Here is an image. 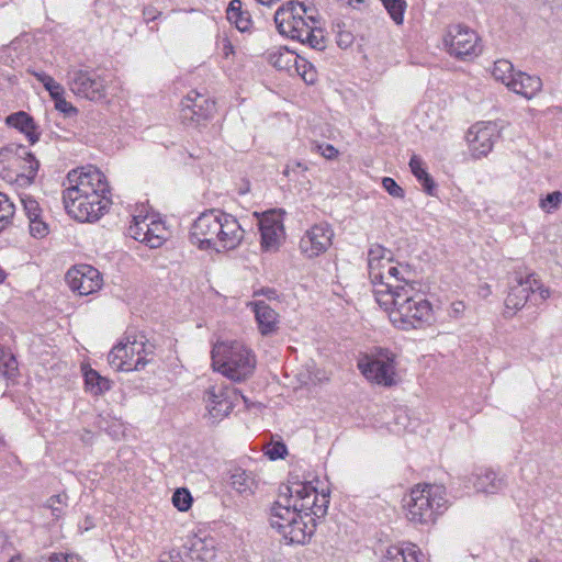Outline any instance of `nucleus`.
<instances>
[{"instance_id": "37", "label": "nucleus", "mask_w": 562, "mask_h": 562, "mask_svg": "<svg viewBox=\"0 0 562 562\" xmlns=\"http://www.w3.org/2000/svg\"><path fill=\"white\" fill-rule=\"evenodd\" d=\"M328 497H329L328 494H324V493L319 494L318 502L313 503V509H310V512H306V514L304 516H305V520L310 521V525L316 526L315 519L322 518L326 515L328 504H329Z\"/></svg>"}, {"instance_id": "9", "label": "nucleus", "mask_w": 562, "mask_h": 562, "mask_svg": "<svg viewBox=\"0 0 562 562\" xmlns=\"http://www.w3.org/2000/svg\"><path fill=\"white\" fill-rule=\"evenodd\" d=\"M549 297V290L543 288L540 280L535 274H528L525 279H516V283L510 285L509 292L505 299L504 316L513 317L517 311L521 310L530 299L538 304Z\"/></svg>"}, {"instance_id": "33", "label": "nucleus", "mask_w": 562, "mask_h": 562, "mask_svg": "<svg viewBox=\"0 0 562 562\" xmlns=\"http://www.w3.org/2000/svg\"><path fill=\"white\" fill-rule=\"evenodd\" d=\"M18 370L15 357L11 352L0 349V374L7 380H13Z\"/></svg>"}, {"instance_id": "14", "label": "nucleus", "mask_w": 562, "mask_h": 562, "mask_svg": "<svg viewBox=\"0 0 562 562\" xmlns=\"http://www.w3.org/2000/svg\"><path fill=\"white\" fill-rule=\"evenodd\" d=\"M181 105L180 117L186 125H200L215 112V102L198 91L189 92Z\"/></svg>"}, {"instance_id": "38", "label": "nucleus", "mask_w": 562, "mask_h": 562, "mask_svg": "<svg viewBox=\"0 0 562 562\" xmlns=\"http://www.w3.org/2000/svg\"><path fill=\"white\" fill-rule=\"evenodd\" d=\"M14 211V204L4 193L0 192V232L11 223Z\"/></svg>"}, {"instance_id": "55", "label": "nucleus", "mask_w": 562, "mask_h": 562, "mask_svg": "<svg viewBox=\"0 0 562 562\" xmlns=\"http://www.w3.org/2000/svg\"><path fill=\"white\" fill-rule=\"evenodd\" d=\"M47 128H48L50 138H64V139H67L66 135H63V134H60L58 132H55V128H54V126L52 124H48Z\"/></svg>"}, {"instance_id": "35", "label": "nucleus", "mask_w": 562, "mask_h": 562, "mask_svg": "<svg viewBox=\"0 0 562 562\" xmlns=\"http://www.w3.org/2000/svg\"><path fill=\"white\" fill-rule=\"evenodd\" d=\"M492 76L507 86V81L515 78L516 72L514 74V66L509 60L498 59L494 63Z\"/></svg>"}, {"instance_id": "12", "label": "nucleus", "mask_w": 562, "mask_h": 562, "mask_svg": "<svg viewBox=\"0 0 562 562\" xmlns=\"http://www.w3.org/2000/svg\"><path fill=\"white\" fill-rule=\"evenodd\" d=\"M239 397L244 402L247 401L236 389L224 383L209 386L204 392L203 400L212 422L216 423L228 416Z\"/></svg>"}, {"instance_id": "64", "label": "nucleus", "mask_w": 562, "mask_h": 562, "mask_svg": "<svg viewBox=\"0 0 562 562\" xmlns=\"http://www.w3.org/2000/svg\"><path fill=\"white\" fill-rule=\"evenodd\" d=\"M530 562H541V561L538 559H535V560H531Z\"/></svg>"}, {"instance_id": "30", "label": "nucleus", "mask_w": 562, "mask_h": 562, "mask_svg": "<svg viewBox=\"0 0 562 562\" xmlns=\"http://www.w3.org/2000/svg\"><path fill=\"white\" fill-rule=\"evenodd\" d=\"M193 558L207 562L215 558L213 541L195 537L190 548Z\"/></svg>"}, {"instance_id": "10", "label": "nucleus", "mask_w": 562, "mask_h": 562, "mask_svg": "<svg viewBox=\"0 0 562 562\" xmlns=\"http://www.w3.org/2000/svg\"><path fill=\"white\" fill-rule=\"evenodd\" d=\"M143 336L138 340L136 337L126 341H121L112 348L108 356L109 363L117 371H138L145 367L147 360L143 353H147L146 344Z\"/></svg>"}, {"instance_id": "19", "label": "nucleus", "mask_w": 562, "mask_h": 562, "mask_svg": "<svg viewBox=\"0 0 562 562\" xmlns=\"http://www.w3.org/2000/svg\"><path fill=\"white\" fill-rule=\"evenodd\" d=\"M285 492L291 503H296L297 513L305 515L306 512L313 509V503L318 502L319 494L311 483H295L291 486L286 485Z\"/></svg>"}, {"instance_id": "18", "label": "nucleus", "mask_w": 562, "mask_h": 562, "mask_svg": "<svg viewBox=\"0 0 562 562\" xmlns=\"http://www.w3.org/2000/svg\"><path fill=\"white\" fill-rule=\"evenodd\" d=\"M261 247L265 250H276L280 246L284 234L281 220L273 212L265 213L259 220Z\"/></svg>"}, {"instance_id": "8", "label": "nucleus", "mask_w": 562, "mask_h": 562, "mask_svg": "<svg viewBox=\"0 0 562 562\" xmlns=\"http://www.w3.org/2000/svg\"><path fill=\"white\" fill-rule=\"evenodd\" d=\"M358 369L372 383L390 387L396 384L395 353L389 349L375 348L358 361Z\"/></svg>"}, {"instance_id": "24", "label": "nucleus", "mask_w": 562, "mask_h": 562, "mask_svg": "<svg viewBox=\"0 0 562 562\" xmlns=\"http://www.w3.org/2000/svg\"><path fill=\"white\" fill-rule=\"evenodd\" d=\"M231 486L241 495H252L257 488V481L251 472L241 468H235L229 471Z\"/></svg>"}, {"instance_id": "25", "label": "nucleus", "mask_w": 562, "mask_h": 562, "mask_svg": "<svg viewBox=\"0 0 562 562\" xmlns=\"http://www.w3.org/2000/svg\"><path fill=\"white\" fill-rule=\"evenodd\" d=\"M474 487L477 492L495 494L505 486V480L498 476L492 469H483L476 473Z\"/></svg>"}, {"instance_id": "60", "label": "nucleus", "mask_w": 562, "mask_h": 562, "mask_svg": "<svg viewBox=\"0 0 562 562\" xmlns=\"http://www.w3.org/2000/svg\"><path fill=\"white\" fill-rule=\"evenodd\" d=\"M345 2L348 7H351L353 9L358 8L359 4L364 3L366 0H341Z\"/></svg>"}, {"instance_id": "63", "label": "nucleus", "mask_w": 562, "mask_h": 562, "mask_svg": "<svg viewBox=\"0 0 562 562\" xmlns=\"http://www.w3.org/2000/svg\"><path fill=\"white\" fill-rule=\"evenodd\" d=\"M19 560H20V559H19L18 557H16V558H15V557H11V558H10V560H9V562H16V561H19Z\"/></svg>"}, {"instance_id": "6", "label": "nucleus", "mask_w": 562, "mask_h": 562, "mask_svg": "<svg viewBox=\"0 0 562 562\" xmlns=\"http://www.w3.org/2000/svg\"><path fill=\"white\" fill-rule=\"evenodd\" d=\"M256 356L240 341H222L212 349V366L235 382L248 379L256 368Z\"/></svg>"}, {"instance_id": "22", "label": "nucleus", "mask_w": 562, "mask_h": 562, "mask_svg": "<svg viewBox=\"0 0 562 562\" xmlns=\"http://www.w3.org/2000/svg\"><path fill=\"white\" fill-rule=\"evenodd\" d=\"M261 335H270L278 328V313L265 301L258 300L250 303Z\"/></svg>"}, {"instance_id": "16", "label": "nucleus", "mask_w": 562, "mask_h": 562, "mask_svg": "<svg viewBox=\"0 0 562 562\" xmlns=\"http://www.w3.org/2000/svg\"><path fill=\"white\" fill-rule=\"evenodd\" d=\"M334 232L328 224H316L300 240V249L307 258L325 252L331 245Z\"/></svg>"}, {"instance_id": "53", "label": "nucleus", "mask_w": 562, "mask_h": 562, "mask_svg": "<svg viewBox=\"0 0 562 562\" xmlns=\"http://www.w3.org/2000/svg\"><path fill=\"white\" fill-rule=\"evenodd\" d=\"M38 562H64L63 553H52L48 557H41Z\"/></svg>"}, {"instance_id": "13", "label": "nucleus", "mask_w": 562, "mask_h": 562, "mask_svg": "<svg viewBox=\"0 0 562 562\" xmlns=\"http://www.w3.org/2000/svg\"><path fill=\"white\" fill-rule=\"evenodd\" d=\"M70 90L82 98L97 101L105 98L106 83L95 70L75 69L68 72Z\"/></svg>"}, {"instance_id": "58", "label": "nucleus", "mask_w": 562, "mask_h": 562, "mask_svg": "<svg viewBox=\"0 0 562 562\" xmlns=\"http://www.w3.org/2000/svg\"><path fill=\"white\" fill-rule=\"evenodd\" d=\"M304 7L307 9V13L305 14V13L300 12V15H302V18H303L306 22H308L310 24H312V23H311V20L308 19V15L315 16V15H314L315 9H314V8H311V7H306L305 4H304Z\"/></svg>"}, {"instance_id": "56", "label": "nucleus", "mask_w": 562, "mask_h": 562, "mask_svg": "<svg viewBox=\"0 0 562 562\" xmlns=\"http://www.w3.org/2000/svg\"><path fill=\"white\" fill-rule=\"evenodd\" d=\"M64 562H83L77 554H64Z\"/></svg>"}, {"instance_id": "43", "label": "nucleus", "mask_w": 562, "mask_h": 562, "mask_svg": "<svg viewBox=\"0 0 562 562\" xmlns=\"http://www.w3.org/2000/svg\"><path fill=\"white\" fill-rule=\"evenodd\" d=\"M296 70L307 85H313L317 79L314 67L305 60H302L301 64H296Z\"/></svg>"}, {"instance_id": "28", "label": "nucleus", "mask_w": 562, "mask_h": 562, "mask_svg": "<svg viewBox=\"0 0 562 562\" xmlns=\"http://www.w3.org/2000/svg\"><path fill=\"white\" fill-rule=\"evenodd\" d=\"M386 255H391V251L385 249L381 245H372L368 251V268L370 279H381L379 270L382 267V261L386 260Z\"/></svg>"}, {"instance_id": "49", "label": "nucleus", "mask_w": 562, "mask_h": 562, "mask_svg": "<svg viewBox=\"0 0 562 562\" xmlns=\"http://www.w3.org/2000/svg\"><path fill=\"white\" fill-rule=\"evenodd\" d=\"M315 149L326 159H334L338 156V150L330 144H315Z\"/></svg>"}, {"instance_id": "54", "label": "nucleus", "mask_w": 562, "mask_h": 562, "mask_svg": "<svg viewBox=\"0 0 562 562\" xmlns=\"http://www.w3.org/2000/svg\"><path fill=\"white\" fill-rule=\"evenodd\" d=\"M143 14L147 21L155 20L157 18L156 11L153 8H146Z\"/></svg>"}, {"instance_id": "46", "label": "nucleus", "mask_w": 562, "mask_h": 562, "mask_svg": "<svg viewBox=\"0 0 562 562\" xmlns=\"http://www.w3.org/2000/svg\"><path fill=\"white\" fill-rule=\"evenodd\" d=\"M23 145L11 144L0 149V164L8 162L10 166H14L16 160V148Z\"/></svg>"}, {"instance_id": "27", "label": "nucleus", "mask_w": 562, "mask_h": 562, "mask_svg": "<svg viewBox=\"0 0 562 562\" xmlns=\"http://www.w3.org/2000/svg\"><path fill=\"white\" fill-rule=\"evenodd\" d=\"M241 7L240 0H232L226 14L231 23H234L240 32H246L250 30L252 21L249 12L244 11Z\"/></svg>"}, {"instance_id": "34", "label": "nucleus", "mask_w": 562, "mask_h": 562, "mask_svg": "<svg viewBox=\"0 0 562 562\" xmlns=\"http://www.w3.org/2000/svg\"><path fill=\"white\" fill-rule=\"evenodd\" d=\"M383 7L390 14L391 19L396 25H402L404 22V13L407 8L405 0H381Z\"/></svg>"}, {"instance_id": "15", "label": "nucleus", "mask_w": 562, "mask_h": 562, "mask_svg": "<svg viewBox=\"0 0 562 562\" xmlns=\"http://www.w3.org/2000/svg\"><path fill=\"white\" fill-rule=\"evenodd\" d=\"M66 281L69 288L79 295L91 294L102 285L99 270L89 265H81L68 270Z\"/></svg>"}, {"instance_id": "11", "label": "nucleus", "mask_w": 562, "mask_h": 562, "mask_svg": "<svg viewBox=\"0 0 562 562\" xmlns=\"http://www.w3.org/2000/svg\"><path fill=\"white\" fill-rule=\"evenodd\" d=\"M443 41L448 53L460 60H471L482 52L477 34L462 24L450 26Z\"/></svg>"}, {"instance_id": "21", "label": "nucleus", "mask_w": 562, "mask_h": 562, "mask_svg": "<svg viewBox=\"0 0 562 562\" xmlns=\"http://www.w3.org/2000/svg\"><path fill=\"white\" fill-rule=\"evenodd\" d=\"M507 87L515 93L530 100L542 89V80L538 76H530L526 72H516L515 78L507 81Z\"/></svg>"}, {"instance_id": "61", "label": "nucleus", "mask_w": 562, "mask_h": 562, "mask_svg": "<svg viewBox=\"0 0 562 562\" xmlns=\"http://www.w3.org/2000/svg\"><path fill=\"white\" fill-rule=\"evenodd\" d=\"M392 262V259L391 258H387L385 261L383 260L382 261V271L386 272V268L391 265Z\"/></svg>"}, {"instance_id": "2", "label": "nucleus", "mask_w": 562, "mask_h": 562, "mask_svg": "<svg viewBox=\"0 0 562 562\" xmlns=\"http://www.w3.org/2000/svg\"><path fill=\"white\" fill-rule=\"evenodd\" d=\"M68 187L63 192L67 213L79 222L98 221L110 205L105 176L97 168L72 169L67 175Z\"/></svg>"}, {"instance_id": "44", "label": "nucleus", "mask_w": 562, "mask_h": 562, "mask_svg": "<svg viewBox=\"0 0 562 562\" xmlns=\"http://www.w3.org/2000/svg\"><path fill=\"white\" fill-rule=\"evenodd\" d=\"M562 203V193L560 191H553L548 193L544 199L541 200L540 206L550 212L551 210H555Z\"/></svg>"}, {"instance_id": "47", "label": "nucleus", "mask_w": 562, "mask_h": 562, "mask_svg": "<svg viewBox=\"0 0 562 562\" xmlns=\"http://www.w3.org/2000/svg\"><path fill=\"white\" fill-rule=\"evenodd\" d=\"M48 232L47 225L41 220V217H31L30 220V233L34 237H44Z\"/></svg>"}, {"instance_id": "4", "label": "nucleus", "mask_w": 562, "mask_h": 562, "mask_svg": "<svg viewBox=\"0 0 562 562\" xmlns=\"http://www.w3.org/2000/svg\"><path fill=\"white\" fill-rule=\"evenodd\" d=\"M300 12L307 13L303 2L288 1L274 13V23L280 34L307 44L311 48L323 50L326 47L324 32L317 26L316 16L308 15L310 24Z\"/></svg>"}, {"instance_id": "45", "label": "nucleus", "mask_w": 562, "mask_h": 562, "mask_svg": "<svg viewBox=\"0 0 562 562\" xmlns=\"http://www.w3.org/2000/svg\"><path fill=\"white\" fill-rule=\"evenodd\" d=\"M382 187L393 198H404V190L396 183L393 178L384 177L382 179Z\"/></svg>"}, {"instance_id": "23", "label": "nucleus", "mask_w": 562, "mask_h": 562, "mask_svg": "<svg viewBox=\"0 0 562 562\" xmlns=\"http://www.w3.org/2000/svg\"><path fill=\"white\" fill-rule=\"evenodd\" d=\"M5 122L8 125L19 130L23 133L29 142L33 145L40 139V133L37 132V126L33 120V117L26 112L20 111L13 114H10Z\"/></svg>"}, {"instance_id": "7", "label": "nucleus", "mask_w": 562, "mask_h": 562, "mask_svg": "<svg viewBox=\"0 0 562 562\" xmlns=\"http://www.w3.org/2000/svg\"><path fill=\"white\" fill-rule=\"evenodd\" d=\"M445 488L440 485H416L404 497L406 518L415 525L434 522L446 507Z\"/></svg>"}, {"instance_id": "31", "label": "nucleus", "mask_w": 562, "mask_h": 562, "mask_svg": "<svg viewBox=\"0 0 562 562\" xmlns=\"http://www.w3.org/2000/svg\"><path fill=\"white\" fill-rule=\"evenodd\" d=\"M85 383L87 390H89L94 395L102 394L111 387L110 381L101 376L93 369H89L85 372Z\"/></svg>"}, {"instance_id": "17", "label": "nucleus", "mask_w": 562, "mask_h": 562, "mask_svg": "<svg viewBox=\"0 0 562 562\" xmlns=\"http://www.w3.org/2000/svg\"><path fill=\"white\" fill-rule=\"evenodd\" d=\"M497 137L496 124L492 122L476 123L468 132V143L472 155L476 158L486 156L493 148Z\"/></svg>"}, {"instance_id": "26", "label": "nucleus", "mask_w": 562, "mask_h": 562, "mask_svg": "<svg viewBox=\"0 0 562 562\" xmlns=\"http://www.w3.org/2000/svg\"><path fill=\"white\" fill-rule=\"evenodd\" d=\"M422 553L415 544L391 546L380 562H420Z\"/></svg>"}, {"instance_id": "36", "label": "nucleus", "mask_w": 562, "mask_h": 562, "mask_svg": "<svg viewBox=\"0 0 562 562\" xmlns=\"http://www.w3.org/2000/svg\"><path fill=\"white\" fill-rule=\"evenodd\" d=\"M45 507L52 512L55 519L60 518L68 507V495L66 493H60L50 496L46 501Z\"/></svg>"}, {"instance_id": "59", "label": "nucleus", "mask_w": 562, "mask_h": 562, "mask_svg": "<svg viewBox=\"0 0 562 562\" xmlns=\"http://www.w3.org/2000/svg\"><path fill=\"white\" fill-rule=\"evenodd\" d=\"M261 293L266 295L269 300H273L277 297V291L274 289H263Z\"/></svg>"}, {"instance_id": "51", "label": "nucleus", "mask_w": 562, "mask_h": 562, "mask_svg": "<svg viewBox=\"0 0 562 562\" xmlns=\"http://www.w3.org/2000/svg\"><path fill=\"white\" fill-rule=\"evenodd\" d=\"M159 562H184L180 552L177 550H170L162 552L159 557Z\"/></svg>"}, {"instance_id": "32", "label": "nucleus", "mask_w": 562, "mask_h": 562, "mask_svg": "<svg viewBox=\"0 0 562 562\" xmlns=\"http://www.w3.org/2000/svg\"><path fill=\"white\" fill-rule=\"evenodd\" d=\"M146 233L147 235L143 237V240H145V245L149 248L160 247L166 239V228L160 222L151 221L149 228H146Z\"/></svg>"}, {"instance_id": "41", "label": "nucleus", "mask_w": 562, "mask_h": 562, "mask_svg": "<svg viewBox=\"0 0 562 562\" xmlns=\"http://www.w3.org/2000/svg\"><path fill=\"white\" fill-rule=\"evenodd\" d=\"M146 228H149V223H147L146 218L138 220L137 216L133 217V224L128 227V234L136 240L145 244L143 237L147 235Z\"/></svg>"}, {"instance_id": "48", "label": "nucleus", "mask_w": 562, "mask_h": 562, "mask_svg": "<svg viewBox=\"0 0 562 562\" xmlns=\"http://www.w3.org/2000/svg\"><path fill=\"white\" fill-rule=\"evenodd\" d=\"M286 446L283 442H276L266 454L270 460L283 459L286 454Z\"/></svg>"}, {"instance_id": "5", "label": "nucleus", "mask_w": 562, "mask_h": 562, "mask_svg": "<svg viewBox=\"0 0 562 562\" xmlns=\"http://www.w3.org/2000/svg\"><path fill=\"white\" fill-rule=\"evenodd\" d=\"M269 524L288 544H304L315 532V525H310L297 513L296 503L282 493L270 508Z\"/></svg>"}, {"instance_id": "3", "label": "nucleus", "mask_w": 562, "mask_h": 562, "mask_svg": "<svg viewBox=\"0 0 562 562\" xmlns=\"http://www.w3.org/2000/svg\"><path fill=\"white\" fill-rule=\"evenodd\" d=\"M245 231L232 214L217 209L203 212L192 224L190 239L200 249H235Z\"/></svg>"}, {"instance_id": "62", "label": "nucleus", "mask_w": 562, "mask_h": 562, "mask_svg": "<svg viewBox=\"0 0 562 562\" xmlns=\"http://www.w3.org/2000/svg\"><path fill=\"white\" fill-rule=\"evenodd\" d=\"M5 279V273L0 269V283L3 282Z\"/></svg>"}, {"instance_id": "1", "label": "nucleus", "mask_w": 562, "mask_h": 562, "mask_svg": "<svg viewBox=\"0 0 562 562\" xmlns=\"http://www.w3.org/2000/svg\"><path fill=\"white\" fill-rule=\"evenodd\" d=\"M379 272L381 279H370L373 293L395 327L408 330L430 322L431 304L405 279L398 267L390 265L386 272L382 268Z\"/></svg>"}, {"instance_id": "42", "label": "nucleus", "mask_w": 562, "mask_h": 562, "mask_svg": "<svg viewBox=\"0 0 562 562\" xmlns=\"http://www.w3.org/2000/svg\"><path fill=\"white\" fill-rule=\"evenodd\" d=\"M21 203L23 205V209L29 221L31 220V217H41L42 210L40 207L38 202L34 198H32L31 195H24L21 198Z\"/></svg>"}, {"instance_id": "40", "label": "nucleus", "mask_w": 562, "mask_h": 562, "mask_svg": "<svg viewBox=\"0 0 562 562\" xmlns=\"http://www.w3.org/2000/svg\"><path fill=\"white\" fill-rule=\"evenodd\" d=\"M192 496L187 488H178L172 495V504L180 512H187L192 506Z\"/></svg>"}, {"instance_id": "57", "label": "nucleus", "mask_w": 562, "mask_h": 562, "mask_svg": "<svg viewBox=\"0 0 562 562\" xmlns=\"http://www.w3.org/2000/svg\"><path fill=\"white\" fill-rule=\"evenodd\" d=\"M8 538L7 536L0 531V554L7 549Z\"/></svg>"}, {"instance_id": "39", "label": "nucleus", "mask_w": 562, "mask_h": 562, "mask_svg": "<svg viewBox=\"0 0 562 562\" xmlns=\"http://www.w3.org/2000/svg\"><path fill=\"white\" fill-rule=\"evenodd\" d=\"M34 76L40 82L43 83L44 88L49 92L53 99L63 95L64 88L58 82H56L53 77L45 72H34Z\"/></svg>"}, {"instance_id": "50", "label": "nucleus", "mask_w": 562, "mask_h": 562, "mask_svg": "<svg viewBox=\"0 0 562 562\" xmlns=\"http://www.w3.org/2000/svg\"><path fill=\"white\" fill-rule=\"evenodd\" d=\"M54 100H55V106L58 111H60L67 115L75 114L77 112L76 108H74L71 105V103H69L65 99H63V95H60L59 98H55Z\"/></svg>"}, {"instance_id": "29", "label": "nucleus", "mask_w": 562, "mask_h": 562, "mask_svg": "<svg viewBox=\"0 0 562 562\" xmlns=\"http://www.w3.org/2000/svg\"><path fill=\"white\" fill-rule=\"evenodd\" d=\"M409 168H411L412 173L417 178V180L424 187V190L428 194H432V189L435 187V183H434V180L430 177V175L424 168L423 160L418 156L414 155L409 160Z\"/></svg>"}, {"instance_id": "20", "label": "nucleus", "mask_w": 562, "mask_h": 562, "mask_svg": "<svg viewBox=\"0 0 562 562\" xmlns=\"http://www.w3.org/2000/svg\"><path fill=\"white\" fill-rule=\"evenodd\" d=\"M14 166L20 167L22 170L18 176V180L21 182V184L30 186L34 182L40 168V161L27 149L26 146L16 148V160Z\"/></svg>"}, {"instance_id": "52", "label": "nucleus", "mask_w": 562, "mask_h": 562, "mask_svg": "<svg viewBox=\"0 0 562 562\" xmlns=\"http://www.w3.org/2000/svg\"><path fill=\"white\" fill-rule=\"evenodd\" d=\"M299 170L301 171H306L307 170V167L304 166L302 162L300 161H295L293 164H289L286 165L284 171H283V175L289 177L291 173H295L297 172Z\"/></svg>"}]
</instances>
